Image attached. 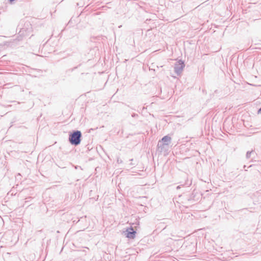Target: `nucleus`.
I'll list each match as a JSON object with an SVG mask.
<instances>
[{
  "mask_svg": "<svg viewBox=\"0 0 261 261\" xmlns=\"http://www.w3.org/2000/svg\"><path fill=\"white\" fill-rule=\"evenodd\" d=\"M82 133L80 130H74L69 135V141L71 144L77 146L81 141Z\"/></svg>",
  "mask_w": 261,
  "mask_h": 261,
  "instance_id": "f257e3e1",
  "label": "nucleus"
},
{
  "mask_svg": "<svg viewBox=\"0 0 261 261\" xmlns=\"http://www.w3.org/2000/svg\"><path fill=\"white\" fill-rule=\"evenodd\" d=\"M171 137L166 136L162 138L158 143V147L161 148V151L166 149L171 143Z\"/></svg>",
  "mask_w": 261,
  "mask_h": 261,
  "instance_id": "f03ea898",
  "label": "nucleus"
},
{
  "mask_svg": "<svg viewBox=\"0 0 261 261\" xmlns=\"http://www.w3.org/2000/svg\"><path fill=\"white\" fill-rule=\"evenodd\" d=\"M185 66L184 62L181 60L176 62L174 65V71L177 75H179L182 72Z\"/></svg>",
  "mask_w": 261,
  "mask_h": 261,
  "instance_id": "7ed1b4c3",
  "label": "nucleus"
},
{
  "mask_svg": "<svg viewBox=\"0 0 261 261\" xmlns=\"http://www.w3.org/2000/svg\"><path fill=\"white\" fill-rule=\"evenodd\" d=\"M126 233V237L129 239H134L135 237L136 231L134 230L132 227L127 229Z\"/></svg>",
  "mask_w": 261,
  "mask_h": 261,
  "instance_id": "20e7f679",
  "label": "nucleus"
},
{
  "mask_svg": "<svg viewBox=\"0 0 261 261\" xmlns=\"http://www.w3.org/2000/svg\"><path fill=\"white\" fill-rule=\"evenodd\" d=\"M253 152V151H248L246 153V157L247 159H249L251 156V154Z\"/></svg>",
  "mask_w": 261,
  "mask_h": 261,
  "instance_id": "39448f33",
  "label": "nucleus"
},
{
  "mask_svg": "<svg viewBox=\"0 0 261 261\" xmlns=\"http://www.w3.org/2000/svg\"><path fill=\"white\" fill-rule=\"evenodd\" d=\"M257 113L258 114H261V108L258 110Z\"/></svg>",
  "mask_w": 261,
  "mask_h": 261,
  "instance_id": "423d86ee",
  "label": "nucleus"
}]
</instances>
